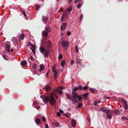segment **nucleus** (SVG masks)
Returning <instances> with one entry per match:
<instances>
[{
    "label": "nucleus",
    "instance_id": "47",
    "mask_svg": "<svg viewBox=\"0 0 128 128\" xmlns=\"http://www.w3.org/2000/svg\"><path fill=\"white\" fill-rule=\"evenodd\" d=\"M42 120H43V121L44 122H45L46 121V120L45 118V117H44V116H43L42 117Z\"/></svg>",
    "mask_w": 128,
    "mask_h": 128
},
{
    "label": "nucleus",
    "instance_id": "20",
    "mask_svg": "<svg viewBox=\"0 0 128 128\" xmlns=\"http://www.w3.org/2000/svg\"><path fill=\"white\" fill-rule=\"evenodd\" d=\"M22 65L25 66L27 64V62L26 60H23L21 62Z\"/></svg>",
    "mask_w": 128,
    "mask_h": 128
},
{
    "label": "nucleus",
    "instance_id": "25",
    "mask_svg": "<svg viewBox=\"0 0 128 128\" xmlns=\"http://www.w3.org/2000/svg\"><path fill=\"white\" fill-rule=\"evenodd\" d=\"M120 100L121 101H122L123 102V103H124L123 105H124L125 104H127V102L124 99V98H121Z\"/></svg>",
    "mask_w": 128,
    "mask_h": 128
},
{
    "label": "nucleus",
    "instance_id": "34",
    "mask_svg": "<svg viewBox=\"0 0 128 128\" xmlns=\"http://www.w3.org/2000/svg\"><path fill=\"white\" fill-rule=\"evenodd\" d=\"M105 109V108H100L99 110V111H100V112L102 111V112H104Z\"/></svg>",
    "mask_w": 128,
    "mask_h": 128
},
{
    "label": "nucleus",
    "instance_id": "43",
    "mask_svg": "<svg viewBox=\"0 0 128 128\" xmlns=\"http://www.w3.org/2000/svg\"><path fill=\"white\" fill-rule=\"evenodd\" d=\"M33 68H34L35 69L36 68V64H34L32 65Z\"/></svg>",
    "mask_w": 128,
    "mask_h": 128
},
{
    "label": "nucleus",
    "instance_id": "63",
    "mask_svg": "<svg viewBox=\"0 0 128 128\" xmlns=\"http://www.w3.org/2000/svg\"><path fill=\"white\" fill-rule=\"evenodd\" d=\"M40 97L41 98H44V96L43 95H41L40 96Z\"/></svg>",
    "mask_w": 128,
    "mask_h": 128
},
{
    "label": "nucleus",
    "instance_id": "10",
    "mask_svg": "<svg viewBox=\"0 0 128 128\" xmlns=\"http://www.w3.org/2000/svg\"><path fill=\"white\" fill-rule=\"evenodd\" d=\"M48 34V33L46 31L44 30L43 31L42 35L43 36L46 37L47 36Z\"/></svg>",
    "mask_w": 128,
    "mask_h": 128
},
{
    "label": "nucleus",
    "instance_id": "54",
    "mask_svg": "<svg viewBox=\"0 0 128 128\" xmlns=\"http://www.w3.org/2000/svg\"><path fill=\"white\" fill-rule=\"evenodd\" d=\"M14 39L15 40H14V41H15V42H17V40H16V38H12V40H13Z\"/></svg>",
    "mask_w": 128,
    "mask_h": 128
},
{
    "label": "nucleus",
    "instance_id": "57",
    "mask_svg": "<svg viewBox=\"0 0 128 128\" xmlns=\"http://www.w3.org/2000/svg\"><path fill=\"white\" fill-rule=\"evenodd\" d=\"M34 49H31V50H32V52L34 53V54H35L36 53V52H35V48Z\"/></svg>",
    "mask_w": 128,
    "mask_h": 128
},
{
    "label": "nucleus",
    "instance_id": "22",
    "mask_svg": "<svg viewBox=\"0 0 128 128\" xmlns=\"http://www.w3.org/2000/svg\"><path fill=\"white\" fill-rule=\"evenodd\" d=\"M114 112H115L116 114L117 115H118L120 114V112L118 110L116 109L115 110Z\"/></svg>",
    "mask_w": 128,
    "mask_h": 128
},
{
    "label": "nucleus",
    "instance_id": "15",
    "mask_svg": "<svg viewBox=\"0 0 128 128\" xmlns=\"http://www.w3.org/2000/svg\"><path fill=\"white\" fill-rule=\"evenodd\" d=\"M24 34H21L18 37V39L19 40H20V39L23 40L24 38Z\"/></svg>",
    "mask_w": 128,
    "mask_h": 128
},
{
    "label": "nucleus",
    "instance_id": "2",
    "mask_svg": "<svg viewBox=\"0 0 128 128\" xmlns=\"http://www.w3.org/2000/svg\"><path fill=\"white\" fill-rule=\"evenodd\" d=\"M61 44L64 49L66 50H68V43L66 41H62L61 42Z\"/></svg>",
    "mask_w": 128,
    "mask_h": 128
},
{
    "label": "nucleus",
    "instance_id": "38",
    "mask_svg": "<svg viewBox=\"0 0 128 128\" xmlns=\"http://www.w3.org/2000/svg\"><path fill=\"white\" fill-rule=\"evenodd\" d=\"M40 7V6L38 5V4H37L36 6V10H38V8H39Z\"/></svg>",
    "mask_w": 128,
    "mask_h": 128
},
{
    "label": "nucleus",
    "instance_id": "58",
    "mask_svg": "<svg viewBox=\"0 0 128 128\" xmlns=\"http://www.w3.org/2000/svg\"><path fill=\"white\" fill-rule=\"evenodd\" d=\"M74 60H72L71 62V64L72 65L74 63Z\"/></svg>",
    "mask_w": 128,
    "mask_h": 128
},
{
    "label": "nucleus",
    "instance_id": "17",
    "mask_svg": "<svg viewBox=\"0 0 128 128\" xmlns=\"http://www.w3.org/2000/svg\"><path fill=\"white\" fill-rule=\"evenodd\" d=\"M76 62L77 64H79L81 65L82 64V61L81 60L79 59L76 58Z\"/></svg>",
    "mask_w": 128,
    "mask_h": 128
},
{
    "label": "nucleus",
    "instance_id": "53",
    "mask_svg": "<svg viewBox=\"0 0 128 128\" xmlns=\"http://www.w3.org/2000/svg\"><path fill=\"white\" fill-rule=\"evenodd\" d=\"M3 58L6 60H8L5 55L2 56Z\"/></svg>",
    "mask_w": 128,
    "mask_h": 128
},
{
    "label": "nucleus",
    "instance_id": "48",
    "mask_svg": "<svg viewBox=\"0 0 128 128\" xmlns=\"http://www.w3.org/2000/svg\"><path fill=\"white\" fill-rule=\"evenodd\" d=\"M30 59L32 61L34 60V58L32 56H30Z\"/></svg>",
    "mask_w": 128,
    "mask_h": 128
},
{
    "label": "nucleus",
    "instance_id": "62",
    "mask_svg": "<svg viewBox=\"0 0 128 128\" xmlns=\"http://www.w3.org/2000/svg\"><path fill=\"white\" fill-rule=\"evenodd\" d=\"M45 126L46 128H49V127H48V126L47 124H46L45 125Z\"/></svg>",
    "mask_w": 128,
    "mask_h": 128
},
{
    "label": "nucleus",
    "instance_id": "24",
    "mask_svg": "<svg viewBox=\"0 0 128 128\" xmlns=\"http://www.w3.org/2000/svg\"><path fill=\"white\" fill-rule=\"evenodd\" d=\"M66 97L69 100H71L72 98L71 96H70V94H68L67 93H66Z\"/></svg>",
    "mask_w": 128,
    "mask_h": 128
},
{
    "label": "nucleus",
    "instance_id": "40",
    "mask_svg": "<svg viewBox=\"0 0 128 128\" xmlns=\"http://www.w3.org/2000/svg\"><path fill=\"white\" fill-rule=\"evenodd\" d=\"M90 92H95L94 90L92 88H90Z\"/></svg>",
    "mask_w": 128,
    "mask_h": 128
},
{
    "label": "nucleus",
    "instance_id": "56",
    "mask_svg": "<svg viewBox=\"0 0 128 128\" xmlns=\"http://www.w3.org/2000/svg\"><path fill=\"white\" fill-rule=\"evenodd\" d=\"M82 5V4H79L77 6V7L78 8H80Z\"/></svg>",
    "mask_w": 128,
    "mask_h": 128
},
{
    "label": "nucleus",
    "instance_id": "32",
    "mask_svg": "<svg viewBox=\"0 0 128 128\" xmlns=\"http://www.w3.org/2000/svg\"><path fill=\"white\" fill-rule=\"evenodd\" d=\"M52 71L53 72L57 71L56 70V68L55 66H53L52 67Z\"/></svg>",
    "mask_w": 128,
    "mask_h": 128
},
{
    "label": "nucleus",
    "instance_id": "29",
    "mask_svg": "<svg viewBox=\"0 0 128 128\" xmlns=\"http://www.w3.org/2000/svg\"><path fill=\"white\" fill-rule=\"evenodd\" d=\"M78 98L79 101H80L82 99V97L79 95H77V98Z\"/></svg>",
    "mask_w": 128,
    "mask_h": 128
},
{
    "label": "nucleus",
    "instance_id": "16",
    "mask_svg": "<svg viewBox=\"0 0 128 128\" xmlns=\"http://www.w3.org/2000/svg\"><path fill=\"white\" fill-rule=\"evenodd\" d=\"M62 88H63L62 87H60L57 90V91L60 94H61L62 93V91L61 90L62 89Z\"/></svg>",
    "mask_w": 128,
    "mask_h": 128
},
{
    "label": "nucleus",
    "instance_id": "4",
    "mask_svg": "<svg viewBox=\"0 0 128 128\" xmlns=\"http://www.w3.org/2000/svg\"><path fill=\"white\" fill-rule=\"evenodd\" d=\"M77 96H72V98H71V100L73 102H74L76 103H77L78 102V101L77 100H76L77 99ZM74 104V103H73Z\"/></svg>",
    "mask_w": 128,
    "mask_h": 128
},
{
    "label": "nucleus",
    "instance_id": "18",
    "mask_svg": "<svg viewBox=\"0 0 128 128\" xmlns=\"http://www.w3.org/2000/svg\"><path fill=\"white\" fill-rule=\"evenodd\" d=\"M48 19V17L47 16H44L42 18V20L45 22H47Z\"/></svg>",
    "mask_w": 128,
    "mask_h": 128
},
{
    "label": "nucleus",
    "instance_id": "50",
    "mask_svg": "<svg viewBox=\"0 0 128 128\" xmlns=\"http://www.w3.org/2000/svg\"><path fill=\"white\" fill-rule=\"evenodd\" d=\"M97 104V102H94V103L93 104V105L94 106H96Z\"/></svg>",
    "mask_w": 128,
    "mask_h": 128
},
{
    "label": "nucleus",
    "instance_id": "13",
    "mask_svg": "<svg viewBox=\"0 0 128 128\" xmlns=\"http://www.w3.org/2000/svg\"><path fill=\"white\" fill-rule=\"evenodd\" d=\"M44 64H41L40 65V69L39 70L40 72H41L44 69Z\"/></svg>",
    "mask_w": 128,
    "mask_h": 128
},
{
    "label": "nucleus",
    "instance_id": "64",
    "mask_svg": "<svg viewBox=\"0 0 128 128\" xmlns=\"http://www.w3.org/2000/svg\"><path fill=\"white\" fill-rule=\"evenodd\" d=\"M22 13L24 14H26L25 12L24 11H22Z\"/></svg>",
    "mask_w": 128,
    "mask_h": 128
},
{
    "label": "nucleus",
    "instance_id": "61",
    "mask_svg": "<svg viewBox=\"0 0 128 128\" xmlns=\"http://www.w3.org/2000/svg\"><path fill=\"white\" fill-rule=\"evenodd\" d=\"M24 17H25V18L26 19V20H27L28 19V18H27L26 17V14H24Z\"/></svg>",
    "mask_w": 128,
    "mask_h": 128
},
{
    "label": "nucleus",
    "instance_id": "14",
    "mask_svg": "<svg viewBox=\"0 0 128 128\" xmlns=\"http://www.w3.org/2000/svg\"><path fill=\"white\" fill-rule=\"evenodd\" d=\"M37 125H38L39 124L41 123L40 120L38 118L36 119L35 121Z\"/></svg>",
    "mask_w": 128,
    "mask_h": 128
},
{
    "label": "nucleus",
    "instance_id": "49",
    "mask_svg": "<svg viewBox=\"0 0 128 128\" xmlns=\"http://www.w3.org/2000/svg\"><path fill=\"white\" fill-rule=\"evenodd\" d=\"M62 17H63V18H66V15L64 13L63 14V15L62 16Z\"/></svg>",
    "mask_w": 128,
    "mask_h": 128
},
{
    "label": "nucleus",
    "instance_id": "21",
    "mask_svg": "<svg viewBox=\"0 0 128 128\" xmlns=\"http://www.w3.org/2000/svg\"><path fill=\"white\" fill-rule=\"evenodd\" d=\"M54 72V76L55 77V78H56L58 76V72L57 71L53 72Z\"/></svg>",
    "mask_w": 128,
    "mask_h": 128
},
{
    "label": "nucleus",
    "instance_id": "27",
    "mask_svg": "<svg viewBox=\"0 0 128 128\" xmlns=\"http://www.w3.org/2000/svg\"><path fill=\"white\" fill-rule=\"evenodd\" d=\"M88 94H86V93H85L83 94V96L84 98V99H87V98H86L87 97V96H88Z\"/></svg>",
    "mask_w": 128,
    "mask_h": 128
},
{
    "label": "nucleus",
    "instance_id": "19",
    "mask_svg": "<svg viewBox=\"0 0 128 128\" xmlns=\"http://www.w3.org/2000/svg\"><path fill=\"white\" fill-rule=\"evenodd\" d=\"M104 112L107 114H109L110 112V111L107 108H105Z\"/></svg>",
    "mask_w": 128,
    "mask_h": 128
},
{
    "label": "nucleus",
    "instance_id": "37",
    "mask_svg": "<svg viewBox=\"0 0 128 128\" xmlns=\"http://www.w3.org/2000/svg\"><path fill=\"white\" fill-rule=\"evenodd\" d=\"M83 18V14H82L80 15V20H82Z\"/></svg>",
    "mask_w": 128,
    "mask_h": 128
},
{
    "label": "nucleus",
    "instance_id": "44",
    "mask_svg": "<svg viewBox=\"0 0 128 128\" xmlns=\"http://www.w3.org/2000/svg\"><path fill=\"white\" fill-rule=\"evenodd\" d=\"M32 44H31V42H29L28 43L27 45L28 46H31Z\"/></svg>",
    "mask_w": 128,
    "mask_h": 128
},
{
    "label": "nucleus",
    "instance_id": "35",
    "mask_svg": "<svg viewBox=\"0 0 128 128\" xmlns=\"http://www.w3.org/2000/svg\"><path fill=\"white\" fill-rule=\"evenodd\" d=\"M123 106L124 107V108L126 110L127 109L128 107L127 103L126 104H125L123 105Z\"/></svg>",
    "mask_w": 128,
    "mask_h": 128
},
{
    "label": "nucleus",
    "instance_id": "51",
    "mask_svg": "<svg viewBox=\"0 0 128 128\" xmlns=\"http://www.w3.org/2000/svg\"><path fill=\"white\" fill-rule=\"evenodd\" d=\"M30 46L32 47L34 49L35 47V46L33 44H32Z\"/></svg>",
    "mask_w": 128,
    "mask_h": 128
},
{
    "label": "nucleus",
    "instance_id": "31",
    "mask_svg": "<svg viewBox=\"0 0 128 128\" xmlns=\"http://www.w3.org/2000/svg\"><path fill=\"white\" fill-rule=\"evenodd\" d=\"M46 43L48 44V47L50 48V40H47L46 42Z\"/></svg>",
    "mask_w": 128,
    "mask_h": 128
},
{
    "label": "nucleus",
    "instance_id": "30",
    "mask_svg": "<svg viewBox=\"0 0 128 128\" xmlns=\"http://www.w3.org/2000/svg\"><path fill=\"white\" fill-rule=\"evenodd\" d=\"M53 125L54 126L57 127H58L59 126V124L58 122H54L53 124Z\"/></svg>",
    "mask_w": 128,
    "mask_h": 128
},
{
    "label": "nucleus",
    "instance_id": "45",
    "mask_svg": "<svg viewBox=\"0 0 128 128\" xmlns=\"http://www.w3.org/2000/svg\"><path fill=\"white\" fill-rule=\"evenodd\" d=\"M62 58V54L58 56V59H61Z\"/></svg>",
    "mask_w": 128,
    "mask_h": 128
},
{
    "label": "nucleus",
    "instance_id": "23",
    "mask_svg": "<svg viewBox=\"0 0 128 128\" xmlns=\"http://www.w3.org/2000/svg\"><path fill=\"white\" fill-rule=\"evenodd\" d=\"M45 30H46V31L47 32H50V27H46L45 28Z\"/></svg>",
    "mask_w": 128,
    "mask_h": 128
},
{
    "label": "nucleus",
    "instance_id": "7",
    "mask_svg": "<svg viewBox=\"0 0 128 128\" xmlns=\"http://www.w3.org/2000/svg\"><path fill=\"white\" fill-rule=\"evenodd\" d=\"M5 48L6 50L8 52H10V46L8 44H7L5 46Z\"/></svg>",
    "mask_w": 128,
    "mask_h": 128
},
{
    "label": "nucleus",
    "instance_id": "11",
    "mask_svg": "<svg viewBox=\"0 0 128 128\" xmlns=\"http://www.w3.org/2000/svg\"><path fill=\"white\" fill-rule=\"evenodd\" d=\"M40 50L41 51L42 53H44L47 50L45 49L43 47H42L40 48Z\"/></svg>",
    "mask_w": 128,
    "mask_h": 128
},
{
    "label": "nucleus",
    "instance_id": "46",
    "mask_svg": "<svg viewBox=\"0 0 128 128\" xmlns=\"http://www.w3.org/2000/svg\"><path fill=\"white\" fill-rule=\"evenodd\" d=\"M67 34L68 36L70 35L71 34L70 32L69 31H68L67 32Z\"/></svg>",
    "mask_w": 128,
    "mask_h": 128
},
{
    "label": "nucleus",
    "instance_id": "26",
    "mask_svg": "<svg viewBox=\"0 0 128 128\" xmlns=\"http://www.w3.org/2000/svg\"><path fill=\"white\" fill-rule=\"evenodd\" d=\"M65 62L64 60H63L61 62V65L62 68H63L65 64Z\"/></svg>",
    "mask_w": 128,
    "mask_h": 128
},
{
    "label": "nucleus",
    "instance_id": "41",
    "mask_svg": "<svg viewBox=\"0 0 128 128\" xmlns=\"http://www.w3.org/2000/svg\"><path fill=\"white\" fill-rule=\"evenodd\" d=\"M75 50L77 52H78V45H77L75 47Z\"/></svg>",
    "mask_w": 128,
    "mask_h": 128
},
{
    "label": "nucleus",
    "instance_id": "5",
    "mask_svg": "<svg viewBox=\"0 0 128 128\" xmlns=\"http://www.w3.org/2000/svg\"><path fill=\"white\" fill-rule=\"evenodd\" d=\"M67 25L66 23H63L62 24L60 27L61 30H64L66 28Z\"/></svg>",
    "mask_w": 128,
    "mask_h": 128
},
{
    "label": "nucleus",
    "instance_id": "33",
    "mask_svg": "<svg viewBox=\"0 0 128 128\" xmlns=\"http://www.w3.org/2000/svg\"><path fill=\"white\" fill-rule=\"evenodd\" d=\"M107 116L108 118L111 119L112 117V116L111 114H107Z\"/></svg>",
    "mask_w": 128,
    "mask_h": 128
},
{
    "label": "nucleus",
    "instance_id": "42",
    "mask_svg": "<svg viewBox=\"0 0 128 128\" xmlns=\"http://www.w3.org/2000/svg\"><path fill=\"white\" fill-rule=\"evenodd\" d=\"M78 90H82V86H80L78 87Z\"/></svg>",
    "mask_w": 128,
    "mask_h": 128
},
{
    "label": "nucleus",
    "instance_id": "36",
    "mask_svg": "<svg viewBox=\"0 0 128 128\" xmlns=\"http://www.w3.org/2000/svg\"><path fill=\"white\" fill-rule=\"evenodd\" d=\"M88 88V86H84L82 88V90H87Z\"/></svg>",
    "mask_w": 128,
    "mask_h": 128
},
{
    "label": "nucleus",
    "instance_id": "12",
    "mask_svg": "<svg viewBox=\"0 0 128 128\" xmlns=\"http://www.w3.org/2000/svg\"><path fill=\"white\" fill-rule=\"evenodd\" d=\"M72 126H75L76 124V122L74 120H73L72 121Z\"/></svg>",
    "mask_w": 128,
    "mask_h": 128
},
{
    "label": "nucleus",
    "instance_id": "6",
    "mask_svg": "<svg viewBox=\"0 0 128 128\" xmlns=\"http://www.w3.org/2000/svg\"><path fill=\"white\" fill-rule=\"evenodd\" d=\"M50 96L48 97L47 96H45L43 98V101L46 103L49 100Z\"/></svg>",
    "mask_w": 128,
    "mask_h": 128
},
{
    "label": "nucleus",
    "instance_id": "60",
    "mask_svg": "<svg viewBox=\"0 0 128 128\" xmlns=\"http://www.w3.org/2000/svg\"><path fill=\"white\" fill-rule=\"evenodd\" d=\"M63 116H65L66 117H69V116L68 114H63Z\"/></svg>",
    "mask_w": 128,
    "mask_h": 128
},
{
    "label": "nucleus",
    "instance_id": "55",
    "mask_svg": "<svg viewBox=\"0 0 128 128\" xmlns=\"http://www.w3.org/2000/svg\"><path fill=\"white\" fill-rule=\"evenodd\" d=\"M61 114L60 113V112H58L57 113V115L58 116H60V115Z\"/></svg>",
    "mask_w": 128,
    "mask_h": 128
},
{
    "label": "nucleus",
    "instance_id": "28",
    "mask_svg": "<svg viewBox=\"0 0 128 128\" xmlns=\"http://www.w3.org/2000/svg\"><path fill=\"white\" fill-rule=\"evenodd\" d=\"M72 10V7L71 6L69 7L67 9V11L69 12H70Z\"/></svg>",
    "mask_w": 128,
    "mask_h": 128
},
{
    "label": "nucleus",
    "instance_id": "59",
    "mask_svg": "<svg viewBox=\"0 0 128 128\" xmlns=\"http://www.w3.org/2000/svg\"><path fill=\"white\" fill-rule=\"evenodd\" d=\"M63 17H62V16L61 18V20L62 22H63L64 21V20H63Z\"/></svg>",
    "mask_w": 128,
    "mask_h": 128
},
{
    "label": "nucleus",
    "instance_id": "8",
    "mask_svg": "<svg viewBox=\"0 0 128 128\" xmlns=\"http://www.w3.org/2000/svg\"><path fill=\"white\" fill-rule=\"evenodd\" d=\"M49 52L50 51L49 50H46V52L44 54V58H46L48 57V54Z\"/></svg>",
    "mask_w": 128,
    "mask_h": 128
},
{
    "label": "nucleus",
    "instance_id": "1",
    "mask_svg": "<svg viewBox=\"0 0 128 128\" xmlns=\"http://www.w3.org/2000/svg\"><path fill=\"white\" fill-rule=\"evenodd\" d=\"M53 94H52L50 96V104L52 105H54L56 104V101L54 98L52 96Z\"/></svg>",
    "mask_w": 128,
    "mask_h": 128
},
{
    "label": "nucleus",
    "instance_id": "52",
    "mask_svg": "<svg viewBox=\"0 0 128 128\" xmlns=\"http://www.w3.org/2000/svg\"><path fill=\"white\" fill-rule=\"evenodd\" d=\"M59 111L60 112V113H62V114L64 113L63 111L62 110H59Z\"/></svg>",
    "mask_w": 128,
    "mask_h": 128
},
{
    "label": "nucleus",
    "instance_id": "3",
    "mask_svg": "<svg viewBox=\"0 0 128 128\" xmlns=\"http://www.w3.org/2000/svg\"><path fill=\"white\" fill-rule=\"evenodd\" d=\"M78 90V87H76L73 90H72V96H77V93L76 92V91Z\"/></svg>",
    "mask_w": 128,
    "mask_h": 128
},
{
    "label": "nucleus",
    "instance_id": "39",
    "mask_svg": "<svg viewBox=\"0 0 128 128\" xmlns=\"http://www.w3.org/2000/svg\"><path fill=\"white\" fill-rule=\"evenodd\" d=\"M82 106V104L81 103H79L78 104V107L79 108H80Z\"/></svg>",
    "mask_w": 128,
    "mask_h": 128
},
{
    "label": "nucleus",
    "instance_id": "9",
    "mask_svg": "<svg viewBox=\"0 0 128 128\" xmlns=\"http://www.w3.org/2000/svg\"><path fill=\"white\" fill-rule=\"evenodd\" d=\"M44 88L46 91H48L50 89V86L48 84H46Z\"/></svg>",
    "mask_w": 128,
    "mask_h": 128
}]
</instances>
